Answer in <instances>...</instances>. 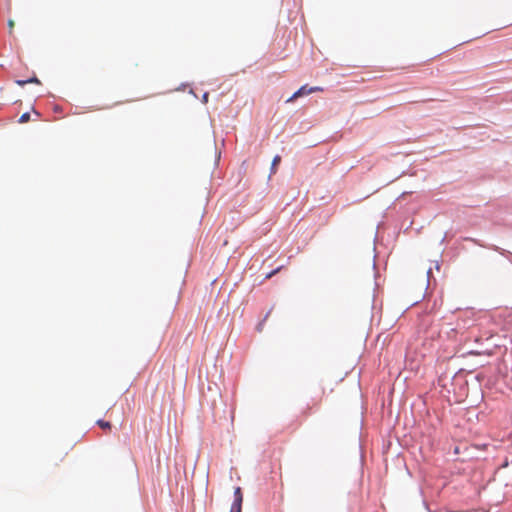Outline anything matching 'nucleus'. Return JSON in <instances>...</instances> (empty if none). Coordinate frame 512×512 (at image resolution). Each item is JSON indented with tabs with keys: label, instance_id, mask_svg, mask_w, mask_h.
Segmentation results:
<instances>
[{
	"label": "nucleus",
	"instance_id": "f257e3e1",
	"mask_svg": "<svg viewBox=\"0 0 512 512\" xmlns=\"http://www.w3.org/2000/svg\"><path fill=\"white\" fill-rule=\"evenodd\" d=\"M243 495L240 487L235 488L234 502L231 507V512L242 510Z\"/></svg>",
	"mask_w": 512,
	"mask_h": 512
},
{
	"label": "nucleus",
	"instance_id": "f03ea898",
	"mask_svg": "<svg viewBox=\"0 0 512 512\" xmlns=\"http://www.w3.org/2000/svg\"><path fill=\"white\" fill-rule=\"evenodd\" d=\"M311 94L310 88H308L307 85H303L300 87L290 98L287 99V102H292L296 100L299 97H302L304 95Z\"/></svg>",
	"mask_w": 512,
	"mask_h": 512
},
{
	"label": "nucleus",
	"instance_id": "7ed1b4c3",
	"mask_svg": "<svg viewBox=\"0 0 512 512\" xmlns=\"http://www.w3.org/2000/svg\"><path fill=\"white\" fill-rule=\"evenodd\" d=\"M280 161H281V157L279 155H276L273 158L272 167H271V173L274 174L276 172V166L280 163Z\"/></svg>",
	"mask_w": 512,
	"mask_h": 512
},
{
	"label": "nucleus",
	"instance_id": "20e7f679",
	"mask_svg": "<svg viewBox=\"0 0 512 512\" xmlns=\"http://www.w3.org/2000/svg\"><path fill=\"white\" fill-rule=\"evenodd\" d=\"M97 424H98V425H99V427H101L102 429H110V428H111V424H110V422H108V421L98 420V421H97Z\"/></svg>",
	"mask_w": 512,
	"mask_h": 512
},
{
	"label": "nucleus",
	"instance_id": "39448f33",
	"mask_svg": "<svg viewBox=\"0 0 512 512\" xmlns=\"http://www.w3.org/2000/svg\"><path fill=\"white\" fill-rule=\"evenodd\" d=\"M30 120V113L26 112V113H23L20 118H19V122L20 123H26Z\"/></svg>",
	"mask_w": 512,
	"mask_h": 512
},
{
	"label": "nucleus",
	"instance_id": "423d86ee",
	"mask_svg": "<svg viewBox=\"0 0 512 512\" xmlns=\"http://www.w3.org/2000/svg\"><path fill=\"white\" fill-rule=\"evenodd\" d=\"M282 268H283V266H280V267L276 268L275 270L270 271V273H268L266 275V279L272 278L274 275H276L278 272H280Z\"/></svg>",
	"mask_w": 512,
	"mask_h": 512
},
{
	"label": "nucleus",
	"instance_id": "0eeeda50",
	"mask_svg": "<svg viewBox=\"0 0 512 512\" xmlns=\"http://www.w3.org/2000/svg\"><path fill=\"white\" fill-rule=\"evenodd\" d=\"M14 26H15L14 20L9 19L8 20V27H9V34H11V35L13 34Z\"/></svg>",
	"mask_w": 512,
	"mask_h": 512
},
{
	"label": "nucleus",
	"instance_id": "6e6552de",
	"mask_svg": "<svg viewBox=\"0 0 512 512\" xmlns=\"http://www.w3.org/2000/svg\"><path fill=\"white\" fill-rule=\"evenodd\" d=\"M310 90H311V93L321 92V91H323V88L319 87V86H315V87H310Z\"/></svg>",
	"mask_w": 512,
	"mask_h": 512
},
{
	"label": "nucleus",
	"instance_id": "1a4fd4ad",
	"mask_svg": "<svg viewBox=\"0 0 512 512\" xmlns=\"http://www.w3.org/2000/svg\"><path fill=\"white\" fill-rule=\"evenodd\" d=\"M28 83H36V84H40V81L37 77H32L30 79L27 80Z\"/></svg>",
	"mask_w": 512,
	"mask_h": 512
},
{
	"label": "nucleus",
	"instance_id": "9d476101",
	"mask_svg": "<svg viewBox=\"0 0 512 512\" xmlns=\"http://www.w3.org/2000/svg\"><path fill=\"white\" fill-rule=\"evenodd\" d=\"M16 84L19 86H24V85L28 84V82H27V80H17Z\"/></svg>",
	"mask_w": 512,
	"mask_h": 512
},
{
	"label": "nucleus",
	"instance_id": "9b49d317",
	"mask_svg": "<svg viewBox=\"0 0 512 512\" xmlns=\"http://www.w3.org/2000/svg\"><path fill=\"white\" fill-rule=\"evenodd\" d=\"M203 102H204V103H207V102H208V93H205V94L203 95Z\"/></svg>",
	"mask_w": 512,
	"mask_h": 512
},
{
	"label": "nucleus",
	"instance_id": "f8f14e48",
	"mask_svg": "<svg viewBox=\"0 0 512 512\" xmlns=\"http://www.w3.org/2000/svg\"><path fill=\"white\" fill-rule=\"evenodd\" d=\"M233 512H242V510H238V511H233Z\"/></svg>",
	"mask_w": 512,
	"mask_h": 512
}]
</instances>
